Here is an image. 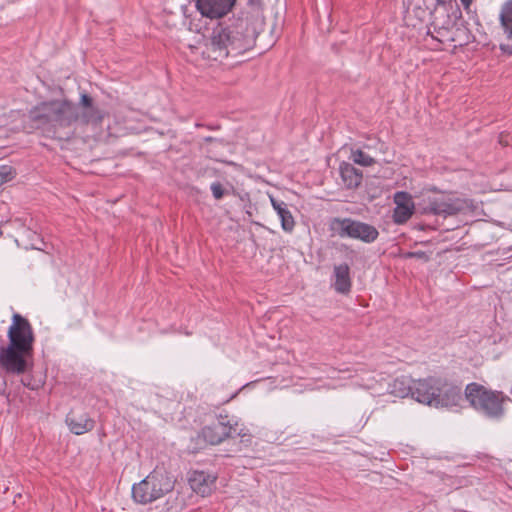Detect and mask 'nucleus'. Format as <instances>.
Wrapping results in <instances>:
<instances>
[{
	"mask_svg": "<svg viewBox=\"0 0 512 512\" xmlns=\"http://www.w3.org/2000/svg\"><path fill=\"white\" fill-rule=\"evenodd\" d=\"M262 28L263 21L259 17L250 21L248 16H240L219 23L213 28L206 45L208 58L223 61L242 55L254 46Z\"/></svg>",
	"mask_w": 512,
	"mask_h": 512,
	"instance_id": "f257e3e1",
	"label": "nucleus"
},
{
	"mask_svg": "<svg viewBox=\"0 0 512 512\" xmlns=\"http://www.w3.org/2000/svg\"><path fill=\"white\" fill-rule=\"evenodd\" d=\"M174 486V477L165 468L156 467L132 486V498L136 503L146 505L170 493Z\"/></svg>",
	"mask_w": 512,
	"mask_h": 512,
	"instance_id": "f03ea898",
	"label": "nucleus"
},
{
	"mask_svg": "<svg viewBox=\"0 0 512 512\" xmlns=\"http://www.w3.org/2000/svg\"><path fill=\"white\" fill-rule=\"evenodd\" d=\"M417 211L421 215H434L447 218L457 215L467 208V201L452 194L436 191L435 189L423 190L418 195Z\"/></svg>",
	"mask_w": 512,
	"mask_h": 512,
	"instance_id": "7ed1b4c3",
	"label": "nucleus"
},
{
	"mask_svg": "<svg viewBox=\"0 0 512 512\" xmlns=\"http://www.w3.org/2000/svg\"><path fill=\"white\" fill-rule=\"evenodd\" d=\"M30 118L42 126L68 127L76 122L75 104L68 100L43 102L30 111Z\"/></svg>",
	"mask_w": 512,
	"mask_h": 512,
	"instance_id": "20e7f679",
	"label": "nucleus"
},
{
	"mask_svg": "<svg viewBox=\"0 0 512 512\" xmlns=\"http://www.w3.org/2000/svg\"><path fill=\"white\" fill-rule=\"evenodd\" d=\"M465 398L476 411L491 419H500L504 415L503 404L509 399L503 392L489 390L474 382L466 386Z\"/></svg>",
	"mask_w": 512,
	"mask_h": 512,
	"instance_id": "39448f33",
	"label": "nucleus"
},
{
	"mask_svg": "<svg viewBox=\"0 0 512 512\" xmlns=\"http://www.w3.org/2000/svg\"><path fill=\"white\" fill-rule=\"evenodd\" d=\"M330 230L340 238H352L364 243H372L379 236L375 226L352 218H333Z\"/></svg>",
	"mask_w": 512,
	"mask_h": 512,
	"instance_id": "423d86ee",
	"label": "nucleus"
},
{
	"mask_svg": "<svg viewBox=\"0 0 512 512\" xmlns=\"http://www.w3.org/2000/svg\"><path fill=\"white\" fill-rule=\"evenodd\" d=\"M31 354V351L9 343L0 349V367L10 374H23L27 370V357Z\"/></svg>",
	"mask_w": 512,
	"mask_h": 512,
	"instance_id": "0eeeda50",
	"label": "nucleus"
},
{
	"mask_svg": "<svg viewBox=\"0 0 512 512\" xmlns=\"http://www.w3.org/2000/svg\"><path fill=\"white\" fill-rule=\"evenodd\" d=\"M7 336L10 344L32 352L34 343L33 329L29 321L20 314L15 313L13 315Z\"/></svg>",
	"mask_w": 512,
	"mask_h": 512,
	"instance_id": "6e6552de",
	"label": "nucleus"
},
{
	"mask_svg": "<svg viewBox=\"0 0 512 512\" xmlns=\"http://www.w3.org/2000/svg\"><path fill=\"white\" fill-rule=\"evenodd\" d=\"M438 385H441V378L428 377L415 380L412 398L419 403L435 407L437 394L440 389Z\"/></svg>",
	"mask_w": 512,
	"mask_h": 512,
	"instance_id": "1a4fd4ad",
	"label": "nucleus"
},
{
	"mask_svg": "<svg viewBox=\"0 0 512 512\" xmlns=\"http://www.w3.org/2000/svg\"><path fill=\"white\" fill-rule=\"evenodd\" d=\"M76 122L98 126L102 123L104 112L93 104V99L83 93L78 105H75Z\"/></svg>",
	"mask_w": 512,
	"mask_h": 512,
	"instance_id": "9d476101",
	"label": "nucleus"
},
{
	"mask_svg": "<svg viewBox=\"0 0 512 512\" xmlns=\"http://www.w3.org/2000/svg\"><path fill=\"white\" fill-rule=\"evenodd\" d=\"M395 208L392 219L395 224L402 225L406 223L417 209V203L412 200V196L405 191H398L393 196Z\"/></svg>",
	"mask_w": 512,
	"mask_h": 512,
	"instance_id": "9b49d317",
	"label": "nucleus"
},
{
	"mask_svg": "<svg viewBox=\"0 0 512 512\" xmlns=\"http://www.w3.org/2000/svg\"><path fill=\"white\" fill-rule=\"evenodd\" d=\"M236 0H196L200 14L210 19L224 17L233 8Z\"/></svg>",
	"mask_w": 512,
	"mask_h": 512,
	"instance_id": "f8f14e48",
	"label": "nucleus"
},
{
	"mask_svg": "<svg viewBox=\"0 0 512 512\" xmlns=\"http://www.w3.org/2000/svg\"><path fill=\"white\" fill-rule=\"evenodd\" d=\"M435 407H457L463 401L461 387L441 379Z\"/></svg>",
	"mask_w": 512,
	"mask_h": 512,
	"instance_id": "ddd939ff",
	"label": "nucleus"
},
{
	"mask_svg": "<svg viewBox=\"0 0 512 512\" xmlns=\"http://www.w3.org/2000/svg\"><path fill=\"white\" fill-rule=\"evenodd\" d=\"M226 419L227 417L220 416L217 422L202 429V436L206 442L216 445L231 435L233 427Z\"/></svg>",
	"mask_w": 512,
	"mask_h": 512,
	"instance_id": "4468645a",
	"label": "nucleus"
},
{
	"mask_svg": "<svg viewBox=\"0 0 512 512\" xmlns=\"http://www.w3.org/2000/svg\"><path fill=\"white\" fill-rule=\"evenodd\" d=\"M188 481L194 492L201 496H207L215 487L216 477L204 471H193Z\"/></svg>",
	"mask_w": 512,
	"mask_h": 512,
	"instance_id": "2eb2a0df",
	"label": "nucleus"
},
{
	"mask_svg": "<svg viewBox=\"0 0 512 512\" xmlns=\"http://www.w3.org/2000/svg\"><path fill=\"white\" fill-rule=\"evenodd\" d=\"M333 277V287L337 293L348 294L351 291L352 282L348 264L334 266Z\"/></svg>",
	"mask_w": 512,
	"mask_h": 512,
	"instance_id": "dca6fc26",
	"label": "nucleus"
},
{
	"mask_svg": "<svg viewBox=\"0 0 512 512\" xmlns=\"http://www.w3.org/2000/svg\"><path fill=\"white\" fill-rule=\"evenodd\" d=\"M66 423L70 431L75 435L87 433L95 426L94 420L85 413L78 416L74 413L68 414L66 417Z\"/></svg>",
	"mask_w": 512,
	"mask_h": 512,
	"instance_id": "f3484780",
	"label": "nucleus"
},
{
	"mask_svg": "<svg viewBox=\"0 0 512 512\" xmlns=\"http://www.w3.org/2000/svg\"><path fill=\"white\" fill-rule=\"evenodd\" d=\"M269 198L273 209L280 218L282 229L286 232H292L295 226V221L288 205L284 201L275 199L273 196H269Z\"/></svg>",
	"mask_w": 512,
	"mask_h": 512,
	"instance_id": "a211bd4d",
	"label": "nucleus"
},
{
	"mask_svg": "<svg viewBox=\"0 0 512 512\" xmlns=\"http://www.w3.org/2000/svg\"><path fill=\"white\" fill-rule=\"evenodd\" d=\"M339 172L344 186L348 189L357 188L362 182V172L350 163L342 162Z\"/></svg>",
	"mask_w": 512,
	"mask_h": 512,
	"instance_id": "6ab92c4d",
	"label": "nucleus"
},
{
	"mask_svg": "<svg viewBox=\"0 0 512 512\" xmlns=\"http://www.w3.org/2000/svg\"><path fill=\"white\" fill-rule=\"evenodd\" d=\"M415 380L409 377L402 376L396 378L389 386L390 393L395 397L404 398L407 396H413V387Z\"/></svg>",
	"mask_w": 512,
	"mask_h": 512,
	"instance_id": "aec40b11",
	"label": "nucleus"
},
{
	"mask_svg": "<svg viewBox=\"0 0 512 512\" xmlns=\"http://www.w3.org/2000/svg\"><path fill=\"white\" fill-rule=\"evenodd\" d=\"M500 21L508 38H512V1L506 3L500 14Z\"/></svg>",
	"mask_w": 512,
	"mask_h": 512,
	"instance_id": "412c9836",
	"label": "nucleus"
},
{
	"mask_svg": "<svg viewBox=\"0 0 512 512\" xmlns=\"http://www.w3.org/2000/svg\"><path fill=\"white\" fill-rule=\"evenodd\" d=\"M351 159L355 164L363 167H369L375 163V160L372 157L360 149L352 150Z\"/></svg>",
	"mask_w": 512,
	"mask_h": 512,
	"instance_id": "4be33fe9",
	"label": "nucleus"
},
{
	"mask_svg": "<svg viewBox=\"0 0 512 512\" xmlns=\"http://www.w3.org/2000/svg\"><path fill=\"white\" fill-rule=\"evenodd\" d=\"M14 177L13 169L7 165L0 166V186L10 181Z\"/></svg>",
	"mask_w": 512,
	"mask_h": 512,
	"instance_id": "5701e85b",
	"label": "nucleus"
},
{
	"mask_svg": "<svg viewBox=\"0 0 512 512\" xmlns=\"http://www.w3.org/2000/svg\"><path fill=\"white\" fill-rule=\"evenodd\" d=\"M248 4L252 7L253 11H254V15L249 17L248 18L250 19V21H254L257 17H259L260 19H263L262 15H261V5H262V2L261 0H248ZM264 22V20H262Z\"/></svg>",
	"mask_w": 512,
	"mask_h": 512,
	"instance_id": "b1692460",
	"label": "nucleus"
},
{
	"mask_svg": "<svg viewBox=\"0 0 512 512\" xmlns=\"http://www.w3.org/2000/svg\"><path fill=\"white\" fill-rule=\"evenodd\" d=\"M432 26L434 27V31L437 32V36H434L433 33L428 30L427 34L428 35H431V37L433 39H436L438 41H440L439 37L441 36H444L445 34H447L448 32V27L445 26L444 24L442 26L438 25L436 21H433L432 22Z\"/></svg>",
	"mask_w": 512,
	"mask_h": 512,
	"instance_id": "393cba45",
	"label": "nucleus"
},
{
	"mask_svg": "<svg viewBox=\"0 0 512 512\" xmlns=\"http://www.w3.org/2000/svg\"><path fill=\"white\" fill-rule=\"evenodd\" d=\"M210 188L215 199L219 200L223 197L224 190L219 182L212 183Z\"/></svg>",
	"mask_w": 512,
	"mask_h": 512,
	"instance_id": "a878e982",
	"label": "nucleus"
},
{
	"mask_svg": "<svg viewBox=\"0 0 512 512\" xmlns=\"http://www.w3.org/2000/svg\"><path fill=\"white\" fill-rule=\"evenodd\" d=\"M500 49H501L503 52H507V53H509V54H511V53H512V49H510L508 45L501 44V45H500Z\"/></svg>",
	"mask_w": 512,
	"mask_h": 512,
	"instance_id": "bb28decb",
	"label": "nucleus"
},
{
	"mask_svg": "<svg viewBox=\"0 0 512 512\" xmlns=\"http://www.w3.org/2000/svg\"><path fill=\"white\" fill-rule=\"evenodd\" d=\"M460 1L464 5L465 8H469V6L473 0H460Z\"/></svg>",
	"mask_w": 512,
	"mask_h": 512,
	"instance_id": "cd10ccee",
	"label": "nucleus"
},
{
	"mask_svg": "<svg viewBox=\"0 0 512 512\" xmlns=\"http://www.w3.org/2000/svg\"><path fill=\"white\" fill-rule=\"evenodd\" d=\"M436 1V4L437 5H445L446 3H448L450 0H435Z\"/></svg>",
	"mask_w": 512,
	"mask_h": 512,
	"instance_id": "c85d7f7f",
	"label": "nucleus"
},
{
	"mask_svg": "<svg viewBox=\"0 0 512 512\" xmlns=\"http://www.w3.org/2000/svg\"><path fill=\"white\" fill-rule=\"evenodd\" d=\"M409 255L410 256H420V255H423V253H410Z\"/></svg>",
	"mask_w": 512,
	"mask_h": 512,
	"instance_id": "c756f323",
	"label": "nucleus"
}]
</instances>
